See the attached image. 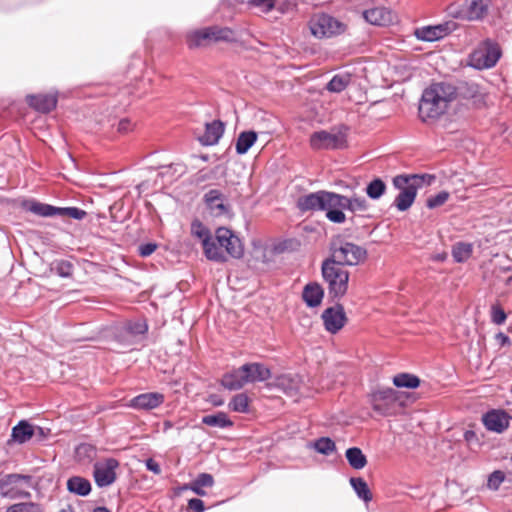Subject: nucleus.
<instances>
[{
  "instance_id": "f257e3e1",
  "label": "nucleus",
  "mask_w": 512,
  "mask_h": 512,
  "mask_svg": "<svg viewBox=\"0 0 512 512\" xmlns=\"http://www.w3.org/2000/svg\"><path fill=\"white\" fill-rule=\"evenodd\" d=\"M456 88L447 83H434L426 88L419 104V116L422 121L435 120L445 114L456 99Z\"/></svg>"
},
{
  "instance_id": "f03ea898",
  "label": "nucleus",
  "mask_w": 512,
  "mask_h": 512,
  "mask_svg": "<svg viewBox=\"0 0 512 512\" xmlns=\"http://www.w3.org/2000/svg\"><path fill=\"white\" fill-rule=\"evenodd\" d=\"M301 211H326V217L333 223H344L346 216L341 210L335 209V193L317 191L303 195L297 200Z\"/></svg>"
},
{
  "instance_id": "7ed1b4c3",
  "label": "nucleus",
  "mask_w": 512,
  "mask_h": 512,
  "mask_svg": "<svg viewBox=\"0 0 512 512\" xmlns=\"http://www.w3.org/2000/svg\"><path fill=\"white\" fill-rule=\"evenodd\" d=\"M433 175H398L393 179V185L399 190L394 204L399 211L408 210L417 195V190L424 184L430 185L434 181Z\"/></svg>"
},
{
  "instance_id": "20e7f679",
  "label": "nucleus",
  "mask_w": 512,
  "mask_h": 512,
  "mask_svg": "<svg viewBox=\"0 0 512 512\" xmlns=\"http://www.w3.org/2000/svg\"><path fill=\"white\" fill-rule=\"evenodd\" d=\"M322 275L328 284V291L332 297L341 298L346 294L349 272L343 266L326 259L322 263Z\"/></svg>"
},
{
  "instance_id": "39448f33",
  "label": "nucleus",
  "mask_w": 512,
  "mask_h": 512,
  "mask_svg": "<svg viewBox=\"0 0 512 512\" xmlns=\"http://www.w3.org/2000/svg\"><path fill=\"white\" fill-rule=\"evenodd\" d=\"M331 261L344 266V265H358L367 258V251L365 248L351 243L342 241L341 239L334 240L331 243Z\"/></svg>"
},
{
  "instance_id": "423d86ee",
  "label": "nucleus",
  "mask_w": 512,
  "mask_h": 512,
  "mask_svg": "<svg viewBox=\"0 0 512 512\" xmlns=\"http://www.w3.org/2000/svg\"><path fill=\"white\" fill-rule=\"evenodd\" d=\"M371 404L375 412L382 416L397 414L404 405L402 395L392 388L380 389L371 394Z\"/></svg>"
},
{
  "instance_id": "0eeeda50",
  "label": "nucleus",
  "mask_w": 512,
  "mask_h": 512,
  "mask_svg": "<svg viewBox=\"0 0 512 512\" xmlns=\"http://www.w3.org/2000/svg\"><path fill=\"white\" fill-rule=\"evenodd\" d=\"M32 477L20 474H8L0 478V496L9 499H24L30 497Z\"/></svg>"
},
{
  "instance_id": "6e6552de",
  "label": "nucleus",
  "mask_w": 512,
  "mask_h": 512,
  "mask_svg": "<svg viewBox=\"0 0 512 512\" xmlns=\"http://www.w3.org/2000/svg\"><path fill=\"white\" fill-rule=\"evenodd\" d=\"M501 56L498 44L486 40L481 43L470 55V65L476 69L493 67Z\"/></svg>"
},
{
  "instance_id": "1a4fd4ad",
  "label": "nucleus",
  "mask_w": 512,
  "mask_h": 512,
  "mask_svg": "<svg viewBox=\"0 0 512 512\" xmlns=\"http://www.w3.org/2000/svg\"><path fill=\"white\" fill-rule=\"evenodd\" d=\"M310 145L316 150L343 148L346 145V133L340 129L317 131L311 135Z\"/></svg>"
},
{
  "instance_id": "9d476101",
  "label": "nucleus",
  "mask_w": 512,
  "mask_h": 512,
  "mask_svg": "<svg viewBox=\"0 0 512 512\" xmlns=\"http://www.w3.org/2000/svg\"><path fill=\"white\" fill-rule=\"evenodd\" d=\"M311 33L317 38L331 37L343 31V25L329 15H319L310 22Z\"/></svg>"
},
{
  "instance_id": "9b49d317",
  "label": "nucleus",
  "mask_w": 512,
  "mask_h": 512,
  "mask_svg": "<svg viewBox=\"0 0 512 512\" xmlns=\"http://www.w3.org/2000/svg\"><path fill=\"white\" fill-rule=\"evenodd\" d=\"M119 462L114 458H107L94 464V479L99 487H107L116 480V469Z\"/></svg>"
},
{
  "instance_id": "f8f14e48",
  "label": "nucleus",
  "mask_w": 512,
  "mask_h": 512,
  "mask_svg": "<svg viewBox=\"0 0 512 512\" xmlns=\"http://www.w3.org/2000/svg\"><path fill=\"white\" fill-rule=\"evenodd\" d=\"M216 241L224 250L225 256L240 258L243 255V246L240 239L233 234L231 230L225 227H219L216 230Z\"/></svg>"
},
{
  "instance_id": "ddd939ff",
  "label": "nucleus",
  "mask_w": 512,
  "mask_h": 512,
  "mask_svg": "<svg viewBox=\"0 0 512 512\" xmlns=\"http://www.w3.org/2000/svg\"><path fill=\"white\" fill-rule=\"evenodd\" d=\"M321 318L323 320L325 329L332 334L340 331L347 321L344 308L339 304L325 309Z\"/></svg>"
},
{
  "instance_id": "4468645a",
  "label": "nucleus",
  "mask_w": 512,
  "mask_h": 512,
  "mask_svg": "<svg viewBox=\"0 0 512 512\" xmlns=\"http://www.w3.org/2000/svg\"><path fill=\"white\" fill-rule=\"evenodd\" d=\"M510 416L503 410H491L482 417V422L488 431L503 433L510 423Z\"/></svg>"
},
{
  "instance_id": "2eb2a0df",
  "label": "nucleus",
  "mask_w": 512,
  "mask_h": 512,
  "mask_svg": "<svg viewBox=\"0 0 512 512\" xmlns=\"http://www.w3.org/2000/svg\"><path fill=\"white\" fill-rule=\"evenodd\" d=\"M364 19L377 26H389L396 20V14L389 8L386 7H374L363 12Z\"/></svg>"
},
{
  "instance_id": "dca6fc26",
  "label": "nucleus",
  "mask_w": 512,
  "mask_h": 512,
  "mask_svg": "<svg viewBox=\"0 0 512 512\" xmlns=\"http://www.w3.org/2000/svg\"><path fill=\"white\" fill-rule=\"evenodd\" d=\"M491 0H465L461 15L469 21L481 20L487 13Z\"/></svg>"
},
{
  "instance_id": "f3484780",
  "label": "nucleus",
  "mask_w": 512,
  "mask_h": 512,
  "mask_svg": "<svg viewBox=\"0 0 512 512\" xmlns=\"http://www.w3.org/2000/svg\"><path fill=\"white\" fill-rule=\"evenodd\" d=\"M335 209L336 210H348L352 213L365 212L368 209V202L364 197L353 196L346 197L335 193Z\"/></svg>"
},
{
  "instance_id": "a211bd4d",
  "label": "nucleus",
  "mask_w": 512,
  "mask_h": 512,
  "mask_svg": "<svg viewBox=\"0 0 512 512\" xmlns=\"http://www.w3.org/2000/svg\"><path fill=\"white\" fill-rule=\"evenodd\" d=\"M242 373L248 383L262 382L270 378L269 368L260 363H247L242 365Z\"/></svg>"
},
{
  "instance_id": "6ab92c4d",
  "label": "nucleus",
  "mask_w": 512,
  "mask_h": 512,
  "mask_svg": "<svg viewBox=\"0 0 512 512\" xmlns=\"http://www.w3.org/2000/svg\"><path fill=\"white\" fill-rule=\"evenodd\" d=\"M27 103L36 111L48 113L56 107L57 97L53 94L27 95Z\"/></svg>"
},
{
  "instance_id": "aec40b11",
  "label": "nucleus",
  "mask_w": 512,
  "mask_h": 512,
  "mask_svg": "<svg viewBox=\"0 0 512 512\" xmlns=\"http://www.w3.org/2000/svg\"><path fill=\"white\" fill-rule=\"evenodd\" d=\"M163 401L164 396L161 393H143L134 397L131 400L130 406L136 409L151 410L161 405Z\"/></svg>"
},
{
  "instance_id": "412c9836",
  "label": "nucleus",
  "mask_w": 512,
  "mask_h": 512,
  "mask_svg": "<svg viewBox=\"0 0 512 512\" xmlns=\"http://www.w3.org/2000/svg\"><path fill=\"white\" fill-rule=\"evenodd\" d=\"M205 202L211 213L215 216L223 215L226 212L224 195L217 189L209 190L204 196Z\"/></svg>"
},
{
  "instance_id": "4be33fe9",
  "label": "nucleus",
  "mask_w": 512,
  "mask_h": 512,
  "mask_svg": "<svg viewBox=\"0 0 512 512\" xmlns=\"http://www.w3.org/2000/svg\"><path fill=\"white\" fill-rule=\"evenodd\" d=\"M22 208L41 217H51L57 214V207L36 200L23 201Z\"/></svg>"
},
{
  "instance_id": "5701e85b",
  "label": "nucleus",
  "mask_w": 512,
  "mask_h": 512,
  "mask_svg": "<svg viewBox=\"0 0 512 512\" xmlns=\"http://www.w3.org/2000/svg\"><path fill=\"white\" fill-rule=\"evenodd\" d=\"M223 133L224 124L219 120H215L206 124L205 133L200 140L204 145H215L218 143Z\"/></svg>"
},
{
  "instance_id": "b1692460",
  "label": "nucleus",
  "mask_w": 512,
  "mask_h": 512,
  "mask_svg": "<svg viewBox=\"0 0 512 512\" xmlns=\"http://www.w3.org/2000/svg\"><path fill=\"white\" fill-rule=\"evenodd\" d=\"M324 296V291L318 283L307 284L302 293L304 302L309 307H317L321 304Z\"/></svg>"
},
{
  "instance_id": "393cba45",
  "label": "nucleus",
  "mask_w": 512,
  "mask_h": 512,
  "mask_svg": "<svg viewBox=\"0 0 512 512\" xmlns=\"http://www.w3.org/2000/svg\"><path fill=\"white\" fill-rule=\"evenodd\" d=\"M447 31V27L443 25L426 26L416 29L415 35L419 40L432 42L443 38Z\"/></svg>"
},
{
  "instance_id": "a878e982",
  "label": "nucleus",
  "mask_w": 512,
  "mask_h": 512,
  "mask_svg": "<svg viewBox=\"0 0 512 512\" xmlns=\"http://www.w3.org/2000/svg\"><path fill=\"white\" fill-rule=\"evenodd\" d=\"M221 384L228 390H238L244 387L247 382L244 373H242V366L226 373L221 380Z\"/></svg>"
},
{
  "instance_id": "bb28decb",
  "label": "nucleus",
  "mask_w": 512,
  "mask_h": 512,
  "mask_svg": "<svg viewBox=\"0 0 512 512\" xmlns=\"http://www.w3.org/2000/svg\"><path fill=\"white\" fill-rule=\"evenodd\" d=\"M213 485V476L208 473H201L197 476V478L194 481H192L188 485H185L182 489H189L199 496H206L207 492L204 490V487H212Z\"/></svg>"
},
{
  "instance_id": "cd10ccee",
  "label": "nucleus",
  "mask_w": 512,
  "mask_h": 512,
  "mask_svg": "<svg viewBox=\"0 0 512 512\" xmlns=\"http://www.w3.org/2000/svg\"><path fill=\"white\" fill-rule=\"evenodd\" d=\"M34 433V426L23 420L13 427L11 438L14 442L23 444L29 441L33 437Z\"/></svg>"
},
{
  "instance_id": "c85d7f7f",
  "label": "nucleus",
  "mask_w": 512,
  "mask_h": 512,
  "mask_svg": "<svg viewBox=\"0 0 512 512\" xmlns=\"http://www.w3.org/2000/svg\"><path fill=\"white\" fill-rule=\"evenodd\" d=\"M202 246L207 259L215 262H225L227 260L224 250L216 241V236L214 238L211 237Z\"/></svg>"
},
{
  "instance_id": "c756f323",
  "label": "nucleus",
  "mask_w": 512,
  "mask_h": 512,
  "mask_svg": "<svg viewBox=\"0 0 512 512\" xmlns=\"http://www.w3.org/2000/svg\"><path fill=\"white\" fill-rule=\"evenodd\" d=\"M67 489L74 494L80 495V496H86L91 491V484L89 480L80 477V476H73L68 479L67 481Z\"/></svg>"
},
{
  "instance_id": "7c9ffc66",
  "label": "nucleus",
  "mask_w": 512,
  "mask_h": 512,
  "mask_svg": "<svg viewBox=\"0 0 512 512\" xmlns=\"http://www.w3.org/2000/svg\"><path fill=\"white\" fill-rule=\"evenodd\" d=\"M257 140V134L254 131L241 132L236 141V152L240 155L247 153Z\"/></svg>"
},
{
  "instance_id": "2f4dec72",
  "label": "nucleus",
  "mask_w": 512,
  "mask_h": 512,
  "mask_svg": "<svg viewBox=\"0 0 512 512\" xmlns=\"http://www.w3.org/2000/svg\"><path fill=\"white\" fill-rule=\"evenodd\" d=\"M210 40L213 42H231L235 39V34L232 29L228 27L210 26L207 27Z\"/></svg>"
},
{
  "instance_id": "473e14b6",
  "label": "nucleus",
  "mask_w": 512,
  "mask_h": 512,
  "mask_svg": "<svg viewBox=\"0 0 512 512\" xmlns=\"http://www.w3.org/2000/svg\"><path fill=\"white\" fill-rule=\"evenodd\" d=\"M352 77L349 73L336 74L327 84L328 91L340 93L351 83Z\"/></svg>"
},
{
  "instance_id": "72a5a7b5",
  "label": "nucleus",
  "mask_w": 512,
  "mask_h": 512,
  "mask_svg": "<svg viewBox=\"0 0 512 512\" xmlns=\"http://www.w3.org/2000/svg\"><path fill=\"white\" fill-rule=\"evenodd\" d=\"M202 423L211 427L226 428L231 427L233 422L224 412H218L213 415H206L202 418Z\"/></svg>"
},
{
  "instance_id": "f704fd0d",
  "label": "nucleus",
  "mask_w": 512,
  "mask_h": 512,
  "mask_svg": "<svg viewBox=\"0 0 512 512\" xmlns=\"http://www.w3.org/2000/svg\"><path fill=\"white\" fill-rule=\"evenodd\" d=\"M205 42H211L208 28L194 30L187 34V44L189 48H197Z\"/></svg>"
},
{
  "instance_id": "c9c22d12",
  "label": "nucleus",
  "mask_w": 512,
  "mask_h": 512,
  "mask_svg": "<svg viewBox=\"0 0 512 512\" xmlns=\"http://www.w3.org/2000/svg\"><path fill=\"white\" fill-rule=\"evenodd\" d=\"M346 458L350 466L354 469H362L367 464L366 456L361 449L352 447L346 450Z\"/></svg>"
},
{
  "instance_id": "e433bc0d",
  "label": "nucleus",
  "mask_w": 512,
  "mask_h": 512,
  "mask_svg": "<svg viewBox=\"0 0 512 512\" xmlns=\"http://www.w3.org/2000/svg\"><path fill=\"white\" fill-rule=\"evenodd\" d=\"M250 402L251 400L247 394L239 393L233 396L228 406L234 412L247 413L249 412Z\"/></svg>"
},
{
  "instance_id": "4c0bfd02",
  "label": "nucleus",
  "mask_w": 512,
  "mask_h": 512,
  "mask_svg": "<svg viewBox=\"0 0 512 512\" xmlns=\"http://www.w3.org/2000/svg\"><path fill=\"white\" fill-rule=\"evenodd\" d=\"M393 384L396 387H405V388H417L420 384V380L417 376L408 373H401L393 378Z\"/></svg>"
},
{
  "instance_id": "58836bf2",
  "label": "nucleus",
  "mask_w": 512,
  "mask_h": 512,
  "mask_svg": "<svg viewBox=\"0 0 512 512\" xmlns=\"http://www.w3.org/2000/svg\"><path fill=\"white\" fill-rule=\"evenodd\" d=\"M75 455L79 462L88 463L96 456V449L93 445L82 443L76 447Z\"/></svg>"
},
{
  "instance_id": "ea45409f",
  "label": "nucleus",
  "mask_w": 512,
  "mask_h": 512,
  "mask_svg": "<svg viewBox=\"0 0 512 512\" xmlns=\"http://www.w3.org/2000/svg\"><path fill=\"white\" fill-rule=\"evenodd\" d=\"M350 484L359 498L363 499L366 502L372 499V495L368 488V485L362 478H351Z\"/></svg>"
},
{
  "instance_id": "a19ab883",
  "label": "nucleus",
  "mask_w": 512,
  "mask_h": 512,
  "mask_svg": "<svg viewBox=\"0 0 512 512\" xmlns=\"http://www.w3.org/2000/svg\"><path fill=\"white\" fill-rule=\"evenodd\" d=\"M472 250L471 244L460 242L454 245L452 255L456 262H464L471 256Z\"/></svg>"
},
{
  "instance_id": "79ce46f5",
  "label": "nucleus",
  "mask_w": 512,
  "mask_h": 512,
  "mask_svg": "<svg viewBox=\"0 0 512 512\" xmlns=\"http://www.w3.org/2000/svg\"><path fill=\"white\" fill-rule=\"evenodd\" d=\"M386 191V185L385 183L379 179L376 178L373 181H371L367 187H366V193L371 199H379Z\"/></svg>"
},
{
  "instance_id": "37998d69",
  "label": "nucleus",
  "mask_w": 512,
  "mask_h": 512,
  "mask_svg": "<svg viewBox=\"0 0 512 512\" xmlns=\"http://www.w3.org/2000/svg\"><path fill=\"white\" fill-rule=\"evenodd\" d=\"M191 233L193 236L199 238L202 244L212 237L210 231L199 220H194L191 223Z\"/></svg>"
},
{
  "instance_id": "c03bdc74",
  "label": "nucleus",
  "mask_w": 512,
  "mask_h": 512,
  "mask_svg": "<svg viewBox=\"0 0 512 512\" xmlns=\"http://www.w3.org/2000/svg\"><path fill=\"white\" fill-rule=\"evenodd\" d=\"M461 94L465 98L474 99L475 102L481 101L483 98L479 86L475 83L465 84V86L461 88Z\"/></svg>"
},
{
  "instance_id": "a18cd8bd",
  "label": "nucleus",
  "mask_w": 512,
  "mask_h": 512,
  "mask_svg": "<svg viewBox=\"0 0 512 512\" xmlns=\"http://www.w3.org/2000/svg\"><path fill=\"white\" fill-rule=\"evenodd\" d=\"M314 449L324 455H329L335 450V443L327 437H322L313 444Z\"/></svg>"
},
{
  "instance_id": "49530a36",
  "label": "nucleus",
  "mask_w": 512,
  "mask_h": 512,
  "mask_svg": "<svg viewBox=\"0 0 512 512\" xmlns=\"http://www.w3.org/2000/svg\"><path fill=\"white\" fill-rule=\"evenodd\" d=\"M59 216H65L77 220H82L87 215L86 211L77 208V207H65L59 208L57 207V214Z\"/></svg>"
},
{
  "instance_id": "de8ad7c7",
  "label": "nucleus",
  "mask_w": 512,
  "mask_h": 512,
  "mask_svg": "<svg viewBox=\"0 0 512 512\" xmlns=\"http://www.w3.org/2000/svg\"><path fill=\"white\" fill-rule=\"evenodd\" d=\"M449 196L448 192L441 191L437 195L430 196L426 201V205L430 209L440 207L449 199Z\"/></svg>"
},
{
  "instance_id": "09e8293b",
  "label": "nucleus",
  "mask_w": 512,
  "mask_h": 512,
  "mask_svg": "<svg viewBox=\"0 0 512 512\" xmlns=\"http://www.w3.org/2000/svg\"><path fill=\"white\" fill-rule=\"evenodd\" d=\"M505 480V473L496 470L490 474L487 481V487L491 490H497Z\"/></svg>"
},
{
  "instance_id": "8fccbe9b",
  "label": "nucleus",
  "mask_w": 512,
  "mask_h": 512,
  "mask_svg": "<svg viewBox=\"0 0 512 512\" xmlns=\"http://www.w3.org/2000/svg\"><path fill=\"white\" fill-rule=\"evenodd\" d=\"M55 271L61 277H70L73 273V265L69 261L61 260L56 262Z\"/></svg>"
},
{
  "instance_id": "3c124183",
  "label": "nucleus",
  "mask_w": 512,
  "mask_h": 512,
  "mask_svg": "<svg viewBox=\"0 0 512 512\" xmlns=\"http://www.w3.org/2000/svg\"><path fill=\"white\" fill-rule=\"evenodd\" d=\"M507 316L505 311L499 305H493L491 308V320L497 325L505 322Z\"/></svg>"
},
{
  "instance_id": "603ef678",
  "label": "nucleus",
  "mask_w": 512,
  "mask_h": 512,
  "mask_svg": "<svg viewBox=\"0 0 512 512\" xmlns=\"http://www.w3.org/2000/svg\"><path fill=\"white\" fill-rule=\"evenodd\" d=\"M128 331L131 333V334H134V335H141V334H144L146 333L147 329H148V326L146 324L145 321L143 320H137V321H134V322H130L128 324V327H127Z\"/></svg>"
},
{
  "instance_id": "864d4df0",
  "label": "nucleus",
  "mask_w": 512,
  "mask_h": 512,
  "mask_svg": "<svg viewBox=\"0 0 512 512\" xmlns=\"http://www.w3.org/2000/svg\"><path fill=\"white\" fill-rule=\"evenodd\" d=\"M189 509L195 512H203L205 510L204 502L198 498H192L188 502Z\"/></svg>"
},
{
  "instance_id": "5fc2aeb1",
  "label": "nucleus",
  "mask_w": 512,
  "mask_h": 512,
  "mask_svg": "<svg viewBox=\"0 0 512 512\" xmlns=\"http://www.w3.org/2000/svg\"><path fill=\"white\" fill-rule=\"evenodd\" d=\"M157 248V245L154 243H147L140 245L139 247V253L142 257H147L151 255Z\"/></svg>"
},
{
  "instance_id": "6e6d98bb",
  "label": "nucleus",
  "mask_w": 512,
  "mask_h": 512,
  "mask_svg": "<svg viewBox=\"0 0 512 512\" xmlns=\"http://www.w3.org/2000/svg\"><path fill=\"white\" fill-rule=\"evenodd\" d=\"M251 3L261 7L263 11L268 12L273 8V0H251Z\"/></svg>"
},
{
  "instance_id": "4d7b16f0",
  "label": "nucleus",
  "mask_w": 512,
  "mask_h": 512,
  "mask_svg": "<svg viewBox=\"0 0 512 512\" xmlns=\"http://www.w3.org/2000/svg\"><path fill=\"white\" fill-rule=\"evenodd\" d=\"M146 468L153 472L156 475H159L161 473L160 465L152 458H149L146 460Z\"/></svg>"
},
{
  "instance_id": "13d9d810",
  "label": "nucleus",
  "mask_w": 512,
  "mask_h": 512,
  "mask_svg": "<svg viewBox=\"0 0 512 512\" xmlns=\"http://www.w3.org/2000/svg\"><path fill=\"white\" fill-rule=\"evenodd\" d=\"M33 504H15L8 508L7 512H27L29 507H33Z\"/></svg>"
},
{
  "instance_id": "bf43d9fd",
  "label": "nucleus",
  "mask_w": 512,
  "mask_h": 512,
  "mask_svg": "<svg viewBox=\"0 0 512 512\" xmlns=\"http://www.w3.org/2000/svg\"><path fill=\"white\" fill-rule=\"evenodd\" d=\"M495 338L497 342L500 344V346H506L511 344L509 337L502 332L496 334Z\"/></svg>"
},
{
  "instance_id": "052dcab7",
  "label": "nucleus",
  "mask_w": 512,
  "mask_h": 512,
  "mask_svg": "<svg viewBox=\"0 0 512 512\" xmlns=\"http://www.w3.org/2000/svg\"><path fill=\"white\" fill-rule=\"evenodd\" d=\"M131 129V123L128 119H122L118 124V131L120 132H128Z\"/></svg>"
},
{
  "instance_id": "680f3d73",
  "label": "nucleus",
  "mask_w": 512,
  "mask_h": 512,
  "mask_svg": "<svg viewBox=\"0 0 512 512\" xmlns=\"http://www.w3.org/2000/svg\"><path fill=\"white\" fill-rule=\"evenodd\" d=\"M211 403L214 406H221V405H223L224 401L222 399H220L218 396L213 395V396H211Z\"/></svg>"
},
{
  "instance_id": "e2e57ef3",
  "label": "nucleus",
  "mask_w": 512,
  "mask_h": 512,
  "mask_svg": "<svg viewBox=\"0 0 512 512\" xmlns=\"http://www.w3.org/2000/svg\"><path fill=\"white\" fill-rule=\"evenodd\" d=\"M476 437V434L474 431H471V430H468L464 433V438L466 441H471L472 439H474Z\"/></svg>"
},
{
  "instance_id": "0e129e2a",
  "label": "nucleus",
  "mask_w": 512,
  "mask_h": 512,
  "mask_svg": "<svg viewBox=\"0 0 512 512\" xmlns=\"http://www.w3.org/2000/svg\"><path fill=\"white\" fill-rule=\"evenodd\" d=\"M59 512H75L74 508L71 505H65L60 509Z\"/></svg>"
},
{
  "instance_id": "69168bd1",
  "label": "nucleus",
  "mask_w": 512,
  "mask_h": 512,
  "mask_svg": "<svg viewBox=\"0 0 512 512\" xmlns=\"http://www.w3.org/2000/svg\"><path fill=\"white\" fill-rule=\"evenodd\" d=\"M93 512H110V511L105 507H97L93 510Z\"/></svg>"
},
{
  "instance_id": "338daca9",
  "label": "nucleus",
  "mask_w": 512,
  "mask_h": 512,
  "mask_svg": "<svg viewBox=\"0 0 512 512\" xmlns=\"http://www.w3.org/2000/svg\"><path fill=\"white\" fill-rule=\"evenodd\" d=\"M509 281H512V276L509 278Z\"/></svg>"
}]
</instances>
